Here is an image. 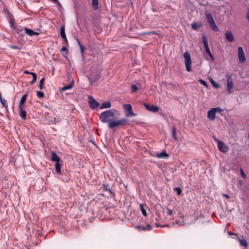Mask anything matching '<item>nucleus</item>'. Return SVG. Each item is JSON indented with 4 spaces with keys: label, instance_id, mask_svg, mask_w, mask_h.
I'll return each mask as SVG.
<instances>
[{
    "label": "nucleus",
    "instance_id": "obj_13",
    "mask_svg": "<svg viewBox=\"0 0 249 249\" xmlns=\"http://www.w3.org/2000/svg\"><path fill=\"white\" fill-rule=\"evenodd\" d=\"M226 38L229 42H232L234 40V36L232 33L231 31H227L225 34Z\"/></svg>",
    "mask_w": 249,
    "mask_h": 249
},
{
    "label": "nucleus",
    "instance_id": "obj_32",
    "mask_svg": "<svg viewBox=\"0 0 249 249\" xmlns=\"http://www.w3.org/2000/svg\"><path fill=\"white\" fill-rule=\"evenodd\" d=\"M109 185L108 184H104L103 185V189L105 191H108L110 194L113 193L112 191L108 187Z\"/></svg>",
    "mask_w": 249,
    "mask_h": 249
},
{
    "label": "nucleus",
    "instance_id": "obj_58",
    "mask_svg": "<svg viewBox=\"0 0 249 249\" xmlns=\"http://www.w3.org/2000/svg\"><path fill=\"white\" fill-rule=\"evenodd\" d=\"M152 11H153V12H157V9H155V8H153V9H152Z\"/></svg>",
    "mask_w": 249,
    "mask_h": 249
},
{
    "label": "nucleus",
    "instance_id": "obj_43",
    "mask_svg": "<svg viewBox=\"0 0 249 249\" xmlns=\"http://www.w3.org/2000/svg\"><path fill=\"white\" fill-rule=\"evenodd\" d=\"M145 228H146V231H150L152 229V227L149 224H147L146 225V226H145Z\"/></svg>",
    "mask_w": 249,
    "mask_h": 249
},
{
    "label": "nucleus",
    "instance_id": "obj_48",
    "mask_svg": "<svg viewBox=\"0 0 249 249\" xmlns=\"http://www.w3.org/2000/svg\"><path fill=\"white\" fill-rule=\"evenodd\" d=\"M29 74L32 75L33 76V78H34V76L36 77V78H37L36 74L34 72H30V73H29Z\"/></svg>",
    "mask_w": 249,
    "mask_h": 249
},
{
    "label": "nucleus",
    "instance_id": "obj_62",
    "mask_svg": "<svg viewBox=\"0 0 249 249\" xmlns=\"http://www.w3.org/2000/svg\"><path fill=\"white\" fill-rule=\"evenodd\" d=\"M37 30L38 31H40V29H37Z\"/></svg>",
    "mask_w": 249,
    "mask_h": 249
},
{
    "label": "nucleus",
    "instance_id": "obj_18",
    "mask_svg": "<svg viewBox=\"0 0 249 249\" xmlns=\"http://www.w3.org/2000/svg\"><path fill=\"white\" fill-rule=\"evenodd\" d=\"M157 157L158 158L167 159L169 157V155L166 153V151H163L160 153L157 154Z\"/></svg>",
    "mask_w": 249,
    "mask_h": 249
},
{
    "label": "nucleus",
    "instance_id": "obj_33",
    "mask_svg": "<svg viewBox=\"0 0 249 249\" xmlns=\"http://www.w3.org/2000/svg\"><path fill=\"white\" fill-rule=\"evenodd\" d=\"M210 82L212 85V86L215 88H218L219 87V85L216 82H215V81H214L213 79H211V80H210Z\"/></svg>",
    "mask_w": 249,
    "mask_h": 249
},
{
    "label": "nucleus",
    "instance_id": "obj_30",
    "mask_svg": "<svg viewBox=\"0 0 249 249\" xmlns=\"http://www.w3.org/2000/svg\"><path fill=\"white\" fill-rule=\"evenodd\" d=\"M9 20H10L9 23L10 24L11 27L15 28L14 27L15 19L12 15L9 16Z\"/></svg>",
    "mask_w": 249,
    "mask_h": 249
},
{
    "label": "nucleus",
    "instance_id": "obj_9",
    "mask_svg": "<svg viewBox=\"0 0 249 249\" xmlns=\"http://www.w3.org/2000/svg\"><path fill=\"white\" fill-rule=\"evenodd\" d=\"M60 36L64 41V42L67 45H68V41L66 37V35L65 32V25L63 24L62 25L60 30Z\"/></svg>",
    "mask_w": 249,
    "mask_h": 249
},
{
    "label": "nucleus",
    "instance_id": "obj_46",
    "mask_svg": "<svg viewBox=\"0 0 249 249\" xmlns=\"http://www.w3.org/2000/svg\"><path fill=\"white\" fill-rule=\"evenodd\" d=\"M37 78L34 76V78H33V80L32 81L30 82V85L33 84L35 82Z\"/></svg>",
    "mask_w": 249,
    "mask_h": 249
},
{
    "label": "nucleus",
    "instance_id": "obj_17",
    "mask_svg": "<svg viewBox=\"0 0 249 249\" xmlns=\"http://www.w3.org/2000/svg\"><path fill=\"white\" fill-rule=\"evenodd\" d=\"M111 106V103L109 101L107 102H105L101 104V105L100 107V108L101 109H105V108H108L110 107Z\"/></svg>",
    "mask_w": 249,
    "mask_h": 249
},
{
    "label": "nucleus",
    "instance_id": "obj_21",
    "mask_svg": "<svg viewBox=\"0 0 249 249\" xmlns=\"http://www.w3.org/2000/svg\"><path fill=\"white\" fill-rule=\"evenodd\" d=\"M205 15L206 16L207 21L208 23H210V22H212V21H214L211 14L208 13V12H206L205 13Z\"/></svg>",
    "mask_w": 249,
    "mask_h": 249
},
{
    "label": "nucleus",
    "instance_id": "obj_42",
    "mask_svg": "<svg viewBox=\"0 0 249 249\" xmlns=\"http://www.w3.org/2000/svg\"><path fill=\"white\" fill-rule=\"evenodd\" d=\"M213 108L215 109H214L215 113L221 112L222 111V110L219 107H215V108Z\"/></svg>",
    "mask_w": 249,
    "mask_h": 249
},
{
    "label": "nucleus",
    "instance_id": "obj_49",
    "mask_svg": "<svg viewBox=\"0 0 249 249\" xmlns=\"http://www.w3.org/2000/svg\"><path fill=\"white\" fill-rule=\"evenodd\" d=\"M102 31V28H98L97 30H95V32H96L97 34H99Z\"/></svg>",
    "mask_w": 249,
    "mask_h": 249
},
{
    "label": "nucleus",
    "instance_id": "obj_55",
    "mask_svg": "<svg viewBox=\"0 0 249 249\" xmlns=\"http://www.w3.org/2000/svg\"><path fill=\"white\" fill-rule=\"evenodd\" d=\"M228 233H229V235H237V234L233 233L231 232H228Z\"/></svg>",
    "mask_w": 249,
    "mask_h": 249
},
{
    "label": "nucleus",
    "instance_id": "obj_56",
    "mask_svg": "<svg viewBox=\"0 0 249 249\" xmlns=\"http://www.w3.org/2000/svg\"><path fill=\"white\" fill-rule=\"evenodd\" d=\"M24 74H29V73H30V72L28 71H24Z\"/></svg>",
    "mask_w": 249,
    "mask_h": 249
},
{
    "label": "nucleus",
    "instance_id": "obj_26",
    "mask_svg": "<svg viewBox=\"0 0 249 249\" xmlns=\"http://www.w3.org/2000/svg\"><path fill=\"white\" fill-rule=\"evenodd\" d=\"M92 6L93 10H97L99 8V0H92Z\"/></svg>",
    "mask_w": 249,
    "mask_h": 249
},
{
    "label": "nucleus",
    "instance_id": "obj_54",
    "mask_svg": "<svg viewBox=\"0 0 249 249\" xmlns=\"http://www.w3.org/2000/svg\"><path fill=\"white\" fill-rule=\"evenodd\" d=\"M11 47L13 49H18V47L17 46H11Z\"/></svg>",
    "mask_w": 249,
    "mask_h": 249
},
{
    "label": "nucleus",
    "instance_id": "obj_36",
    "mask_svg": "<svg viewBox=\"0 0 249 249\" xmlns=\"http://www.w3.org/2000/svg\"><path fill=\"white\" fill-rule=\"evenodd\" d=\"M140 208H141V211H142V214L144 216H146L147 215L146 211L145 209L143 208V207L142 204H141L140 205Z\"/></svg>",
    "mask_w": 249,
    "mask_h": 249
},
{
    "label": "nucleus",
    "instance_id": "obj_57",
    "mask_svg": "<svg viewBox=\"0 0 249 249\" xmlns=\"http://www.w3.org/2000/svg\"><path fill=\"white\" fill-rule=\"evenodd\" d=\"M36 93L39 94V93H44L40 91H36Z\"/></svg>",
    "mask_w": 249,
    "mask_h": 249
},
{
    "label": "nucleus",
    "instance_id": "obj_34",
    "mask_svg": "<svg viewBox=\"0 0 249 249\" xmlns=\"http://www.w3.org/2000/svg\"><path fill=\"white\" fill-rule=\"evenodd\" d=\"M174 190L177 192V194L178 196H180L182 193V190L180 187L175 188Z\"/></svg>",
    "mask_w": 249,
    "mask_h": 249
},
{
    "label": "nucleus",
    "instance_id": "obj_5",
    "mask_svg": "<svg viewBox=\"0 0 249 249\" xmlns=\"http://www.w3.org/2000/svg\"><path fill=\"white\" fill-rule=\"evenodd\" d=\"M214 140L217 142L218 148L221 152L226 153L228 151L229 148L228 146L223 142L219 140L216 138H214Z\"/></svg>",
    "mask_w": 249,
    "mask_h": 249
},
{
    "label": "nucleus",
    "instance_id": "obj_6",
    "mask_svg": "<svg viewBox=\"0 0 249 249\" xmlns=\"http://www.w3.org/2000/svg\"><path fill=\"white\" fill-rule=\"evenodd\" d=\"M238 55L240 63H243L245 62L246 59L243 49L241 47L238 48Z\"/></svg>",
    "mask_w": 249,
    "mask_h": 249
},
{
    "label": "nucleus",
    "instance_id": "obj_53",
    "mask_svg": "<svg viewBox=\"0 0 249 249\" xmlns=\"http://www.w3.org/2000/svg\"><path fill=\"white\" fill-rule=\"evenodd\" d=\"M77 43L78 44V45H79V47H80V46H83V45H82L81 43V42L78 39H77Z\"/></svg>",
    "mask_w": 249,
    "mask_h": 249
},
{
    "label": "nucleus",
    "instance_id": "obj_4",
    "mask_svg": "<svg viewBox=\"0 0 249 249\" xmlns=\"http://www.w3.org/2000/svg\"><path fill=\"white\" fill-rule=\"evenodd\" d=\"M123 108L124 110L126 116L131 117L135 116V113L133 111L132 106L130 104H124L123 105Z\"/></svg>",
    "mask_w": 249,
    "mask_h": 249
},
{
    "label": "nucleus",
    "instance_id": "obj_63",
    "mask_svg": "<svg viewBox=\"0 0 249 249\" xmlns=\"http://www.w3.org/2000/svg\"><path fill=\"white\" fill-rule=\"evenodd\" d=\"M248 138H249V133Z\"/></svg>",
    "mask_w": 249,
    "mask_h": 249
},
{
    "label": "nucleus",
    "instance_id": "obj_41",
    "mask_svg": "<svg viewBox=\"0 0 249 249\" xmlns=\"http://www.w3.org/2000/svg\"><path fill=\"white\" fill-rule=\"evenodd\" d=\"M240 173H241V176L242 177V178H246V175L245 174V173L244 172L243 169L242 168L240 169Z\"/></svg>",
    "mask_w": 249,
    "mask_h": 249
},
{
    "label": "nucleus",
    "instance_id": "obj_37",
    "mask_svg": "<svg viewBox=\"0 0 249 249\" xmlns=\"http://www.w3.org/2000/svg\"><path fill=\"white\" fill-rule=\"evenodd\" d=\"M80 50H81V55L82 57H84V52H85L86 48L84 45L80 46Z\"/></svg>",
    "mask_w": 249,
    "mask_h": 249
},
{
    "label": "nucleus",
    "instance_id": "obj_39",
    "mask_svg": "<svg viewBox=\"0 0 249 249\" xmlns=\"http://www.w3.org/2000/svg\"><path fill=\"white\" fill-rule=\"evenodd\" d=\"M199 82L203 86H205V87H207L208 86V85H207V83L203 79H200L199 80Z\"/></svg>",
    "mask_w": 249,
    "mask_h": 249
},
{
    "label": "nucleus",
    "instance_id": "obj_22",
    "mask_svg": "<svg viewBox=\"0 0 249 249\" xmlns=\"http://www.w3.org/2000/svg\"><path fill=\"white\" fill-rule=\"evenodd\" d=\"M209 24L210 26L211 27L212 30L214 32H218L219 29L217 25H216L214 20L210 22Z\"/></svg>",
    "mask_w": 249,
    "mask_h": 249
},
{
    "label": "nucleus",
    "instance_id": "obj_59",
    "mask_svg": "<svg viewBox=\"0 0 249 249\" xmlns=\"http://www.w3.org/2000/svg\"><path fill=\"white\" fill-rule=\"evenodd\" d=\"M176 223L177 224H179L180 225H182L181 223H180V222H178V221H176Z\"/></svg>",
    "mask_w": 249,
    "mask_h": 249
},
{
    "label": "nucleus",
    "instance_id": "obj_19",
    "mask_svg": "<svg viewBox=\"0 0 249 249\" xmlns=\"http://www.w3.org/2000/svg\"><path fill=\"white\" fill-rule=\"evenodd\" d=\"M237 240L240 243L241 246L245 247V249H247L248 244L245 239H240V238H238Z\"/></svg>",
    "mask_w": 249,
    "mask_h": 249
},
{
    "label": "nucleus",
    "instance_id": "obj_44",
    "mask_svg": "<svg viewBox=\"0 0 249 249\" xmlns=\"http://www.w3.org/2000/svg\"><path fill=\"white\" fill-rule=\"evenodd\" d=\"M137 228L142 231H146L145 226H139L137 227Z\"/></svg>",
    "mask_w": 249,
    "mask_h": 249
},
{
    "label": "nucleus",
    "instance_id": "obj_11",
    "mask_svg": "<svg viewBox=\"0 0 249 249\" xmlns=\"http://www.w3.org/2000/svg\"><path fill=\"white\" fill-rule=\"evenodd\" d=\"M227 90L229 92H230L231 89L233 88V84L232 83L231 76L228 75H227Z\"/></svg>",
    "mask_w": 249,
    "mask_h": 249
},
{
    "label": "nucleus",
    "instance_id": "obj_51",
    "mask_svg": "<svg viewBox=\"0 0 249 249\" xmlns=\"http://www.w3.org/2000/svg\"><path fill=\"white\" fill-rule=\"evenodd\" d=\"M223 196L224 197H225V198H228V199L230 198L228 194H223Z\"/></svg>",
    "mask_w": 249,
    "mask_h": 249
},
{
    "label": "nucleus",
    "instance_id": "obj_7",
    "mask_svg": "<svg viewBox=\"0 0 249 249\" xmlns=\"http://www.w3.org/2000/svg\"><path fill=\"white\" fill-rule=\"evenodd\" d=\"M143 104L145 108L149 111H151L152 112H157L159 110V107L157 106L151 105L145 103H143Z\"/></svg>",
    "mask_w": 249,
    "mask_h": 249
},
{
    "label": "nucleus",
    "instance_id": "obj_23",
    "mask_svg": "<svg viewBox=\"0 0 249 249\" xmlns=\"http://www.w3.org/2000/svg\"><path fill=\"white\" fill-rule=\"evenodd\" d=\"M0 102L2 104L3 107H4L6 110H7L8 105L7 104V101L5 99L2 97L1 94H0Z\"/></svg>",
    "mask_w": 249,
    "mask_h": 249
},
{
    "label": "nucleus",
    "instance_id": "obj_31",
    "mask_svg": "<svg viewBox=\"0 0 249 249\" xmlns=\"http://www.w3.org/2000/svg\"><path fill=\"white\" fill-rule=\"evenodd\" d=\"M205 51H206V53H208V54L209 55V56L210 57L211 60L212 61H214V57L213 56V55L212 54L210 48H207V49H205Z\"/></svg>",
    "mask_w": 249,
    "mask_h": 249
},
{
    "label": "nucleus",
    "instance_id": "obj_45",
    "mask_svg": "<svg viewBox=\"0 0 249 249\" xmlns=\"http://www.w3.org/2000/svg\"><path fill=\"white\" fill-rule=\"evenodd\" d=\"M167 211H168V214L169 215H172V214H173V211L169 208H167Z\"/></svg>",
    "mask_w": 249,
    "mask_h": 249
},
{
    "label": "nucleus",
    "instance_id": "obj_52",
    "mask_svg": "<svg viewBox=\"0 0 249 249\" xmlns=\"http://www.w3.org/2000/svg\"><path fill=\"white\" fill-rule=\"evenodd\" d=\"M247 18L249 22V10H248L247 13Z\"/></svg>",
    "mask_w": 249,
    "mask_h": 249
},
{
    "label": "nucleus",
    "instance_id": "obj_38",
    "mask_svg": "<svg viewBox=\"0 0 249 249\" xmlns=\"http://www.w3.org/2000/svg\"><path fill=\"white\" fill-rule=\"evenodd\" d=\"M131 89L132 92H136L138 89V87L136 85H133L131 87Z\"/></svg>",
    "mask_w": 249,
    "mask_h": 249
},
{
    "label": "nucleus",
    "instance_id": "obj_40",
    "mask_svg": "<svg viewBox=\"0 0 249 249\" xmlns=\"http://www.w3.org/2000/svg\"><path fill=\"white\" fill-rule=\"evenodd\" d=\"M61 52H66V54H68V50L66 47V46H63L62 48L60 49Z\"/></svg>",
    "mask_w": 249,
    "mask_h": 249
},
{
    "label": "nucleus",
    "instance_id": "obj_29",
    "mask_svg": "<svg viewBox=\"0 0 249 249\" xmlns=\"http://www.w3.org/2000/svg\"><path fill=\"white\" fill-rule=\"evenodd\" d=\"M141 35H156L157 36H159L160 34L156 31H150V32H144L142 33Z\"/></svg>",
    "mask_w": 249,
    "mask_h": 249
},
{
    "label": "nucleus",
    "instance_id": "obj_61",
    "mask_svg": "<svg viewBox=\"0 0 249 249\" xmlns=\"http://www.w3.org/2000/svg\"><path fill=\"white\" fill-rule=\"evenodd\" d=\"M198 217H196V218H195V219L197 220V219H198Z\"/></svg>",
    "mask_w": 249,
    "mask_h": 249
},
{
    "label": "nucleus",
    "instance_id": "obj_3",
    "mask_svg": "<svg viewBox=\"0 0 249 249\" xmlns=\"http://www.w3.org/2000/svg\"><path fill=\"white\" fill-rule=\"evenodd\" d=\"M88 99V103L91 109H95L99 107V103L92 96L89 95Z\"/></svg>",
    "mask_w": 249,
    "mask_h": 249
},
{
    "label": "nucleus",
    "instance_id": "obj_14",
    "mask_svg": "<svg viewBox=\"0 0 249 249\" xmlns=\"http://www.w3.org/2000/svg\"><path fill=\"white\" fill-rule=\"evenodd\" d=\"M19 109V115L21 119L23 120H25L26 119V111L23 109V107H21L20 108H18Z\"/></svg>",
    "mask_w": 249,
    "mask_h": 249
},
{
    "label": "nucleus",
    "instance_id": "obj_24",
    "mask_svg": "<svg viewBox=\"0 0 249 249\" xmlns=\"http://www.w3.org/2000/svg\"><path fill=\"white\" fill-rule=\"evenodd\" d=\"M74 85V81L72 80L71 82L67 86H64L62 88H60V91L65 90L67 89H69L72 88Z\"/></svg>",
    "mask_w": 249,
    "mask_h": 249
},
{
    "label": "nucleus",
    "instance_id": "obj_16",
    "mask_svg": "<svg viewBox=\"0 0 249 249\" xmlns=\"http://www.w3.org/2000/svg\"><path fill=\"white\" fill-rule=\"evenodd\" d=\"M51 159L53 161H55L56 162H60V159L57 156L56 153L54 152H52L51 153Z\"/></svg>",
    "mask_w": 249,
    "mask_h": 249
},
{
    "label": "nucleus",
    "instance_id": "obj_50",
    "mask_svg": "<svg viewBox=\"0 0 249 249\" xmlns=\"http://www.w3.org/2000/svg\"><path fill=\"white\" fill-rule=\"evenodd\" d=\"M44 94H37L38 99H41L44 97Z\"/></svg>",
    "mask_w": 249,
    "mask_h": 249
},
{
    "label": "nucleus",
    "instance_id": "obj_15",
    "mask_svg": "<svg viewBox=\"0 0 249 249\" xmlns=\"http://www.w3.org/2000/svg\"><path fill=\"white\" fill-rule=\"evenodd\" d=\"M203 26V24L201 22L199 23L193 22L191 24V27L193 28V29L196 31H197L199 28L202 27Z\"/></svg>",
    "mask_w": 249,
    "mask_h": 249
},
{
    "label": "nucleus",
    "instance_id": "obj_10",
    "mask_svg": "<svg viewBox=\"0 0 249 249\" xmlns=\"http://www.w3.org/2000/svg\"><path fill=\"white\" fill-rule=\"evenodd\" d=\"M215 109L212 108L209 111H208L207 113V117L210 121H213L215 118V112L214 111Z\"/></svg>",
    "mask_w": 249,
    "mask_h": 249
},
{
    "label": "nucleus",
    "instance_id": "obj_35",
    "mask_svg": "<svg viewBox=\"0 0 249 249\" xmlns=\"http://www.w3.org/2000/svg\"><path fill=\"white\" fill-rule=\"evenodd\" d=\"M44 81H45L44 78H42L39 81V87L40 89H42L43 88V85L44 84Z\"/></svg>",
    "mask_w": 249,
    "mask_h": 249
},
{
    "label": "nucleus",
    "instance_id": "obj_60",
    "mask_svg": "<svg viewBox=\"0 0 249 249\" xmlns=\"http://www.w3.org/2000/svg\"><path fill=\"white\" fill-rule=\"evenodd\" d=\"M199 5H201V6H204V5L201 3H199Z\"/></svg>",
    "mask_w": 249,
    "mask_h": 249
},
{
    "label": "nucleus",
    "instance_id": "obj_27",
    "mask_svg": "<svg viewBox=\"0 0 249 249\" xmlns=\"http://www.w3.org/2000/svg\"><path fill=\"white\" fill-rule=\"evenodd\" d=\"M27 94H24L23 96L22 97L20 101V103H19V106H18V108H20L21 107H23V105L24 104L26 100V99H27Z\"/></svg>",
    "mask_w": 249,
    "mask_h": 249
},
{
    "label": "nucleus",
    "instance_id": "obj_12",
    "mask_svg": "<svg viewBox=\"0 0 249 249\" xmlns=\"http://www.w3.org/2000/svg\"><path fill=\"white\" fill-rule=\"evenodd\" d=\"M25 33L27 35L32 36L34 35H38L39 33L38 32H35L33 30L28 28H25Z\"/></svg>",
    "mask_w": 249,
    "mask_h": 249
},
{
    "label": "nucleus",
    "instance_id": "obj_47",
    "mask_svg": "<svg viewBox=\"0 0 249 249\" xmlns=\"http://www.w3.org/2000/svg\"><path fill=\"white\" fill-rule=\"evenodd\" d=\"M54 3L56 4L58 7H60V8L62 7V5H61V3L59 2V1L58 0H57V2H54Z\"/></svg>",
    "mask_w": 249,
    "mask_h": 249
},
{
    "label": "nucleus",
    "instance_id": "obj_20",
    "mask_svg": "<svg viewBox=\"0 0 249 249\" xmlns=\"http://www.w3.org/2000/svg\"><path fill=\"white\" fill-rule=\"evenodd\" d=\"M55 173L57 175H60L61 173V165L60 162H56L55 164Z\"/></svg>",
    "mask_w": 249,
    "mask_h": 249
},
{
    "label": "nucleus",
    "instance_id": "obj_25",
    "mask_svg": "<svg viewBox=\"0 0 249 249\" xmlns=\"http://www.w3.org/2000/svg\"><path fill=\"white\" fill-rule=\"evenodd\" d=\"M202 42H203V43L204 44V46L205 49H207V48H209V46H208L207 38L204 35H202Z\"/></svg>",
    "mask_w": 249,
    "mask_h": 249
},
{
    "label": "nucleus",
    "instance_id": "obj_8",
    "mask_svg": "<svg viewBox=\"0 0 249 249\" xmlns=\"http://www.w3.org/2000/svg\"><path fill=\"white\" fill-rule=\"evenodd\" d=\"M100 78V75L97 72L91 73L89 77L90 83L92 85L94 83L97 81Z\"/></svg>",
    "mask_w": 249,
    "mask_h": 249
},
{
    "label": "nucleus",
    "instance_id": "obj_28",
    "mask_svg": "<svg viewBox=\"0 0 249 249\" xmlns=\"http://www.w3.org/2000/svg\"><path fill=\"white\" fill-rule=\"evenodd\" d=\"M176 132H177L176 128L175 127V126H173L172 127V136H173V139L175 141H178V137H177Z\"/></svg>",
    "mask_w": 249,
    "mask_h": 249
},
{
    "label": "nucleus",
    "instance_id": "obj_1",
    "mask_svg": "<svg viewBox=\"0 0 249 249\" xmlns=\"http://www.w3.org/2000/svg\"><path fill=\"white\" fill-rule=\"evenodd\" d=\"M120 112L118 110L112 109L107 110L101 113L99 118L101 122L103 123H108V127L112 129L115 127L118 126H123L127 123V119L123 118L118 120L112 121V118L115 116H120Z\"/></svg>",
    "mask_w": 249,
    "mask_h": 249
},
{
    "label": "nucleus",
    "instance_id": "obj_2",
    "mask_svg": "<svg viewBox=\"0 0 249 249\" xmlns=\"http://www.w3.org/2000/svg\"><path fill=\"white\" fill-rule=\"evenodd\" d=\"M183 56L184 57V63L186 67V70L187 71L190 72L192 70L191 66L192 63L190 54L189 53L186 51L183 54Z\"/></svg>",
    "mask_w": 249,
    "mask_h": 249
}]
</instances>
